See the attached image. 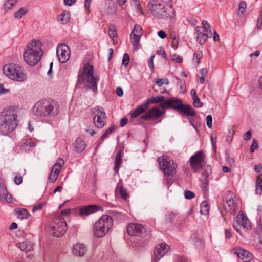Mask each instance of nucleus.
Returning <instances> with one entry per match:
<instances>
[{"label":"nucleus","mask_w":262,"mask_h":262,"mask_svg":"<svg viewBox=\"0 0 262 262\" xmlns=\"http://www.w3.org/2000/svg\"><path fill=\"white\" fill-rule=\"evenodd\" d=\"M170 247L165 243H161L156 246L154 251L152 262H158L169 251Z\"/></svg>","instance_id":"4468645a"},{"label":"nucleus","mask_w":262,"mask_h":262,"mask_svg":"<svg viewBox=\"0 0 262 262\" xmlns=\"http://www.w3.org/2000/svg\"><path fill=\"white\" fill-rule=\"evenodd\" d=\"M129 60H130V58H129V55L125 53L123 55V59H122V64L125 66H127L129 63Z\"/></svg>","instance_id":"864d4df0"},{"label":"nucleus","mask_w":262,"mask_h":262,"mask_svg":"<svg viewBox=\"0 0 262 262\" xmlns=\"http://www.w3.org/2000/svg\"><path fill=\"white\" fill-rule=\"evenodd\" d=\"M142 34V29L140 25H135L134 26V28L132 31L130 36H135L138 35L139 37H141Z\"/></svg>","instance_id":"ea45409f"},{"label":"nucleus","mask_w":262,"mask_h":262,"mask_svg":"<svg viewBox=\"0 0 262 262\" xmlns=\"http://www.w3.org/2000/svg\"><path fill=\"white\" fill-rule=\"evenodd\" d=\"M115 129V127L114 126H111L109 128H108L104 133V134L102 135L100 138L101 142L98 144L97 146V148L99 146V145L101 143L102 141L104 140L106 137L108 136L111 133H112L114 130Z\"/></svg>","instance_id":"e433bc0d"},{"label":"nucleus","mask_w":262,"mask_h":262,"mask_svg":"<svg viewBox=\"0 0 262 262\" xmlns=\"http://www.w3.org/2000/svg\"><path fill=\"white\" fill-rule=\"evenodd\" d=\"M113 225V220L108 215H103L94 225L93 232L95 236L102 237L107 234Z\"/></svg>","instance_id":"20e7f679"},{"label":"nucleus","mask_w":262,"mask_h":262,"mask_svg":"<svg viewBox=\"0 0 262 262\" xmlns=\"http://www.w3.org/2000/svg\"><path fill=\"white\" fill-rule=\"evenodd\" d=\"M48 99H42L36 102L32 108L34 115L39 117H46Z\"/></svg>","instance_id":"f8f14e48"},{"label":"nucleus","mask_w":262,"mask_h":262,"mask_svg":"<svg viewBox=\"0 0 262 262\" xmlns=\"http://www.w3.org/2000/svg\"><path fill=\"white\" fill-rule=\"evenodd\" d=\"M42 43L39 40H33L26 46L23 54L25 62L29 66L36 65L42 55Z\"/></svg>","instance_id":"f03ea898"},{"label":"nucleus","mask_w":262,"mask_h":262,"mask_svg":"<svg viewBox=\"0 0 262 262\" xmlns=\"http://www.w3.org/2000/svg\"><path fill=\"white\" fill-rule=\"evenodd\" d=\"M93 122L95 126L102 128L105 125L106 120V115L101 107H97L95 110Z\"/></svg>","instance_id":"9d476101"},{"label":"nucleus","mask_w":262,"mask_h":262,"mask_svg":"<svg viewBox=\"0 0 262 262\" xmlns=\"http://www.w3.org/2000/svg\"><path fill=\"white\" fill-rule=\"evenodd\" d=\"M251 133L250 131H248L245 133V134L244 135L243 138L245 140L248 141L249 140L251 139Z\"/></svg>","instance_id":"338daca9"},{"label":"nucleus","mask_w":262,"mask_h":262,"mask_svg":"<svg viewBox=\"0 0 262 262\" xmlns=\"http://www.w3.org/2000/svg\"><path fill=\"white\" fill-rule=\"evenodd\" d=\"M3 72L8 77L13 80L22 82L26 79V74L23 72L21 67L17 64L5 65Z\"/></svg>","instance_id":"423d86ee"},{"label":"nucleus","mask_w":262,"mask_h":262,"mask_svg":"<svg viewBox=\"0 0 262 262\" xmlns=\"http://www.w3.org/2000/svg\"><path fill=\"white\" fill-rule=\"evenodd\" d=\"M108 35L113 40V38L117 35V32L114 26L110 27L108 30Z\"/></svg>","instance_id":"8fccbe9b"},{"label":"nucleus","mask_w":262,"mask_h":262,"mask_svg":"<svg viewBox=\"0 0 262 262\" xmlns=\"http://www.w3.org/2000/svg\"><path fill=\"white\" fill-rule=\"evenodd\" d=\"M244 215L243 213L238 214L236 217V224H239L240 227H242V223L243 222Z\"/></svg>","instance_id":"4d7b16f0"},{"label":"nucleus","mask_w":262,"mask_h":262,"mask_svg":"<svg viewBox=\"0 0 262 262\" xmlns=\"http://www.w3.org/2000/svg\"><path fill=\"white\" fill-rule=\"evenodd\" d=\"M209 213V206L206 202H203L200 205V213L203 215H207Z\"/></svg>","instance_id":"58836bf2"},{"label":"nucleus","mask_w":262,"mask_h":262,"mask_svg":"<svg viewBox=\"0 0 262 262\" xmlns=\"http://www.w3.org/2000/svg\"><path fill=\"white\" fill-rule=\"evenodd\" d=\"M58 176L59 174L51 171L49 176V179L51 182H54L57 180Z\"/></svg>","instance_id":"5fc2aeb1"},{"label":"nucleus","mask_w":262,"mask_h":262,"mask_svg":"<svg viewBox=\"0 0 262 262\" xmlns=\"http://www.w3.org/2000/svg\"><path fill=\"white\" fill-rule=\"evenodd\" d=\"M64 161L63 159L59 158L55 163L52 168V172H56L59 174L62 166L64 165Z\"/></svg>","instance_id":"2f4dec72"},{"label":"nucleus","mask_w":262,"mask_h":262,"mask_svg":"<svg viewBox=\"0 0 262 262\" xmlns=\"http://www.w3.org/2000/svg\"><path fill=\"white\" fill-rule=\"evenodd\" d=\"M123 155V152L121 150H120L117 155V156L116 157V159L115 160L114 162V170L115 171V172L117 173L118 171L119 167L122 163V156Z\"/></svg>","instance_id":"c756f323"},{"label":"nucleus","mask_w":262,"mask_h":262,"mask_svg":"<svg viewBox=\"0 0 262 262\" xmlns=\"http://www.w3.org/2000/svg\"><path fill=\"white\" fill-rule=\"evenodd\" d=\"M247 8L246 3L244 1H242L239 4L238 7V15H243Z\"/></svg>","instance_id":"a18cd8bd"},{"label":"nucleus","mask_w":262,"mask_h":262,"mask_svg":"<svg viewBox=\"0 0 262 262\" xmlns=\"http://www.w3.org/2000/svg\"><path fill=\"white\" fill-rule=\"evenodd\" d=\"M212 117L210 115H208L206 117V124L208 128L212 127Z\"/></svg>","instance_id":"13d9d810"},{"label":"nucleus","mask_w":262,"mask_h":262,"mask_svg":"<svg viewBox=\"0 0 262 262\" xmlns=\"http://www.w3.org/2000/svg\"><path fill=\"white\" fill-rule=\"evenodd\" d=\"M58 20L63 24L68 23L70 20L69 13L67 11H63L61 14L58 16Z\"/></svg>","instance_id":"f704fd0d"},{"label":"nucleus","mask_w":262,"mask_h":262,"mask_svg":"<svg viewBox=\"0 0 262 262\" xmlns=\"http://www.w3.org/2000/svg\"><path fill=\"white\" fill-rule=\"evenodd\" d=\"M115 195L117 196L120 195L124 200H126L128 198L129 194L127 190L123 186L121 180H120L117 183L115 188Z\"/></svg>","instance_id":"aec40b11"},{"label":"nucleus","mask_w":262,"mask_h":262,"mask_svg":"<svg viewBox=\"0 0 262 262\" xmlns=\"http://www.w3.org/2000/svg\"><path fill=\"white\" fill-rule=\"evenodd\" d=\"M71 213V210L70 209H67L61 212L60 216L58 219H64V217Z\"/></svg>","instance_id":"bf43d9fd"},{"label":"nucleus","mask_w":262,"mask_h":262,"mask_svg":"<svg viewBox=\"0 0 262 262\" xmlns=\"http://www.w3.org/2000/svg\"><path fill=\"white\" fill-rule=\"evenodd\" d=\"M148 7L154 15L157 17L159 12L164 8V5L161 4L160 0H150Z\"/></svg>","instance_id":"6ab92c4d"},{"label":"nucleus","mask_w":262,"mask_h":262,"mask_svg":"<svg viewBox=\"0 0 262 262\" xmlns=\"http://www.w3.org/2000/svg\"><path fill=\"white\" fill-rule=\"evenodd\" d=\"M18 247L23 251H30L33 248V245L31 242L26 241L25 242L20 243L18 245Z\"/></svg>","instance_id":"7c9ffc66"},{"label":"nucleus","mask_w":262,"mask_h":262,"mask_svg":"<svg viewBox=\"0 0 262 262\" xmlns=\"http://www.w3.org/2000/svg\"><path fill=\"white\" fill-rule=\"evenodd\" d=\"M174 176L164 175V178L167 186H170L172 183V178Z\"/></svg>","instance_id":"6e6d98bb"},{"label":"nucleus","mask_w":262,"mask_h":262,"mask_svg":"<svg viewBox=\"0 0 262 262\" xmlns=\"http://www.w3.org/2000/svg\"><path fill=\"white\" fill-rule=\"evenodd\" d=\"M0 198L7 202L12 201V196L8 193L4 183L0 181Z\"/></svg>","instance_id":"5701e85b"},{"label":"nucleus","mask_w":262,"mask_h":262,"mask_svg":"<svg viewBox=\"0 0 262 262\" xmlns=\"http://www.w3.org/2000/svg\"><path fill=\"white\" fill-rule=\"evenodd\" d=\"M258 148V144L257 141L254 139H253L252 143L250 146V150L251 152H253L255 149Z\"/></svg>","instance_id":"603ef678"},{"label":"nucleus","mask_w":262,"mask_h":262,"mask_svg":"<svg viewBox=\"0 0 262 262\" xmlns=\"http://www.w3.org/2000/svg\"><path fill=\"white\" fill-rule=\"evenodd\" d=\"M17 111L14 106H10L0 113V134L6 135L13 132L18 124Z\"/></svg>","instance_id":"f257e3e1"},{"label":"nucleus","mask_w":262,"mask_h":262,"mask_svg":"<svg viewBox=\"0 0 262 262\" xmlns=\"http://www.w3.org/2000/svg\"><path fill=\"white\" fill-rule=\"evenodd\" d=\"M99 208L100 207L95 205L84 206L80 209V214L82 216H86L97 211Z\"/></svg>","instance_id":"4be33fe9"},{"label":"nucleus","mask_w":262,"mask_h":262,"mask_svg":"<svg viewBox=\"0 0 262 262\" xmlns=\"http://www.w3.org/2000/svg\"><path fill=\"white\" fill-rule=\"evenodd\" d=\"M158 35L159 37L162 39H164L166 37V34L163 30H160L158 32Z\"/></svg>","instance_id":"774afa93"},{"label":"nucleus","mask_w":262,"mask_h":262,"mask_svg":"<svg viewBox=\"0 0 262 262\" xmlns=\"http://www.w3.org/2000/svg\"><path fill=\"white\" fill-rule=\"evenodd\" d=\"M165 100V97L163 96H158L151 98L148 99L146 101L149 105L151 103H158L161 102Z\"/></svg>","instance_id":"c9c22d12"},{"label":"nucleus","mask_w":262,"mask_h":262,"mask_svg":"<svg viewBox=\"0 0 262 262\" xmlns=\"http://www.w3.org/2000/svg\"><path fill=\"white\" fill-rule=\"evenodd\" d=\"M250 226L249 225V221L247 218L244 216L243 222L242 223V228L249 229Z\"/></svg>","instance_id":"052dcab7"},{"label":"nucleus","mask_w":262,"mask_h":262,"mask_svg":"<svg viewBox=\"0 0 262 262\" xmlns=\"http://www.w3.org/2000/svg\"><path fill=\"white\" fill-rule=\"evenodd\" d=\"M233 252L244 262H249L252 259V254L242 248H235L233 250Z\"/></svg>","instance_id":"a211bd4d"},{"label":"nucleus","mask_w":262,"mask_h":262,"mask_svg":"<svg viewBox=\"0 0 262 262\" xmlns=\"http://www.w3.org/2000/svg\"><path fill=\"white\" fill-rule=\"evenodd\" d=\"M141 37L138 35L130 36V39L133 44V49L135 51H136L138 48L139 45L140 39Z\"/></svg>","instance_id":"79ce46f5"},{"label":"nucleus","mask_w":262,"mask_h":262,"mask_svg":"<svg viewBox=\"0 0 262 262\" xmlns=\"http://www.w3.org/2000/svg\"><path fill=\"white\" fill-rule=\"evenodd\" d=\"M94 67L89 63L84 64L83 70L78 73V83L79 84L88 83L94 92L97 90V83L99 80L98 77L94 75Z\"/></svg>","instance_id":"7ed1b4c3"},{"label":"nucleus","mask_w":262,"mask_h":262,"mask_svg":"<svg viewBox=\"0 0 262 262\" xmlns=\"http://www.w3.org/2000/svg\"><path fill=\"white\" fill-rule=\"evenodd\" d=\"M256 193L260 195L262 193V174H259L256 181Z\"/></svg>","instance_id":"72a5a7b5"},{"label":"nucleus","mask_w":262,"mask_h":262,"mask_svg":"<svg viewBox=\"0 0 262 262\" xmlns=\"http://www.w3.org/2000/svg\"><path fill=\"white\" fill-rule=\"evenodd\" d=\"M202 31H204L205 34L206 35L208 38H211L212 36V33L211 29L210 26H207V27H206L204 29H202Z\"/></svg>","instance_id":"de8ad7c7"},{"label":"nucleus","mask_w":262,"mask_h":262,"mask_svg":"<svg viewBox=\"0 0 262 262\" xmlns=\"http://www.w3.org/2000/svg\"><path fill=\"white\" fill-rule=\"evenodd\" d=\"M67 230V223L64 219H56L54 224L51 226V233L55 237H60L63 235Z\"/></svg>","instance_id":"0eeeda50"},{"label":"nucleus","mask_w":262,"mask_h":262,"mask_svg":"<svg viewBox=\"0 0 262 262\" xmlns=\"http://www.w3.org/2000/svg\"><path fill=\"white\" fill-rule=\"evenodd\" d=\"M8 92H9V90L5 89L3 84H0V95L6 94Z\"/></svg>","instance_id":"0e129e2a"},{"label":"nucleus","mask_w":262,"mask_h":262,"mask_svg":"<svg viewBox=\"0 0 262 262\" xmlns=\"http://www.w3.org/2000/svg\"><path fill=\"white\" fill-rule=\"evenodd\" d=\"M178 108L180 109L179 112L182 114L191 116H194L195 115V113L193 111L192 107L190 105L183 104L182 105H181Z\"/></svg>","instance_id":"bb28decb"},{"label":"nucleus","mask_w":262,"mask_h":262,"mask_svg":"<svg viewBox=\"0 0 262 262\" xmlns=\"http://www.w3.org/2000/svg\"><path fill=\"white\" fill-rule=\"evenodd\" d=\"M193 102V104L195 107H201L203 105V103L201 102L199 98L198 97H194L192 99Z\"/></svg>","instance_id":"3c124183"},{"label":"nucleus","mask_w":262,"mask_h":262,"mask_svg":"<svg viewBox=\"0 0 262 262\" xmlns=\"http://www.w3.org/2000/svg\"><path fill=\"white\" fill-rule=\"evenodd\" d=\"M197 41L201 45H203L208 38L204 31H202L201 27L197 26L195 29Z\"/></svg>","instance_id":"a878e982"},{"label":"nucleus","mask_w":262,"mask_h":262,"mask_svg":"<svg viewBox=\"0 0 262 262\" xmlns=\"http://www.w3.org/2000/svg\"><path fill=\"white\" fill-rule=\"evenodd\" d=\"M184 196L186 199L190 200L195 197V194L191 191L186 190L184 192Z\"/></svg>","instance_id":"09e8293b"},{"label":"nucleus","mask_w":262,"mask_h":262,"mask_svg":"<svg viewBox=\"0 0 262 262\" xmlns=\"http://www.w3.org/2000/svg\"><path fill=\"white\" fill-rule=\"evenodd\" d=\"M235 201V195L231 192H228L225 197V202L223 204L226 212H231L233 210Z\"/></svg>","instance_id":"f3484780"},{"label":"nucleus","mask_w":262,"mask_h":262,"mask_svg":"<svg viewBox=\"0 0 262 262\" xmlns=\"http://www.w3.org/2000/svg\"><path fill=\"white\" fill-rule=\"evenodd\" d=\"M175 16V10L172 5H170L167 7L164 6V8L159 12L156 17L158 19L168 20L173 19Z\"/></svg>","instance_id":"2eb2a0df"},{"label":"nucleus","mask_w":262,"mask_h":262,"mask_svg":"<svg viewBox=\"0 0 262 262\" xmlns=\"http://www.w3.org/2000/svg\"><path fill=\"white\" fill-rule=\"evenodd\" d=\"M172 60L178 63H181L182 61V58L179 55L174 54L172 56Z\"/></svg>","instance_id":"e2e57ef3"},{"label":"nucleus","mask_w":262,"mask_h":262,"mask_svg":"<svg viewBox=\"0 0 262 262\" xmlns=\"http://www.w3.org/2000/svg\"><path fill=\"white\" fill-rule=\"evenodd\" d=\"M160 169L164 175L174 176L176 173L177 163L168 156L163 155L157 159Z\"/></svg>","instance_id":"39448f33"},{"label":"nucleus","mask_w":262,"mask_h":262,"mask_svg":"<svg viewBox=\"0 0 262 262\" xmlns=\"http://www.w3.org/2000/svg\"><path fill=\"white\" fill-rule=\"evenodd\" d=\"M35 146V143L32 139H26L21 145V148L27 151L32 149Z\"/></svg>","instance_id":"cd10ccee"},{"label":"nucleus","mask_w":262,"mask_h":262,"mask_svg":"<svg viewBox=\"0 0 262 262\" xmlns=\"http://www.w3.org/2000/svg\"><path fill=\"white\" fill-rule=\"evenodd\" d=\"M23 181V178L20 176H16L14 178V182L15 183L19 185L22 183Z\"/></svg>","instance_id":"69168bd1"},{"label":"nucleus","mask_w":262,"mask_h":262,"mask_svg":"<svg viewBox=\"0 0 262 262\" xmlns=\"http://www.w3.org/2000/svg\"><path fill=\"white\" fill-rule=\"evenodd\" d=\"M127 232L131 236L142 237L145 235L146 230L140 224L131 223L127 227Z\"/></svg>","instance_id":"9b49d317"},{"label":"nucleus","mask_w":262,"mask_h":262,"mask_svg":"<svg viewBox=\"0 0 262 262\" xmlns=\"http://www.w3.org/2000/svg\"><path fill=\"white\" fill-rule=\"evenodd\" d=\"M28 10L26 8L23 7L14 13V17L16 19H20L27 13Z\"/></svg>","instance_id":"a19ab883"},{"label":"nucleus","mask_w":262,"mask_h":262,"mask_svg":"<svg viewBox=\"0 0 262 262\" xmlns=\"http://www.w3.org/2000/svg\"><path fill=\"white\" fill-rule=\"evenodd\" d=\"M17 0H6L4 3V9L6 10H10L16 3Z\"/></svg>","instance_id":"37998d69"},{"label":"nucleus","mask_w":262,"mask_h":262,"mask_svg":"<svg viewBox=\"0 0 262 262\" xmlns=\"http://www.w3.org/2000/svg\"><path fill=\"white\" fill-rule=\"evenodd\" d=\"M86 144L84 140L80 138L76 139L75 141V148L78 152H81L83 151L85 147Z\"/></svg>","instance_id":"c85d7f7f"},{"label":"nucleus","mask_w":262,"mask_h":262,"mask_svg":"<svg viewBox=\"0 0 262 262\" xmlns=\"http://www.w3.org/2000/svg\"><path fill=\"white\" fill-rule=\"evenodd\" d=\"M57 56L60 62L64 63L70 58L69 47L65 43L58 45L56 48Z\"/></svg>","instance_id":"1a4fd4ad"},{"label":"nucleus","mask_w":262,"mask_h":262,"mask_svg":"<svg viewBox=\"0 0 262 262\" xmlns=\"http://www.w3.org/2000/svg\"><path fill=\"white\" fill-rule=\"evenodd\" d=\"M15 214L20 219L28 217V213L26 209L24 208H17L14 210Z\"/></svg>","instance_id":"473e14b6"},{"label":"nucleus","mask_w":262,"mask_h":262,"mask_svg":"<svg viewBox=\"0 0 262 262\" xmlns=\"http://www.w3.org/2000/svg\"><path fill=\"white\" fill-rule=\"evenodd\" d=\"M59 112V105L55 100L48 99L46 117H51L57 116Z\"/></svg>","instance_id":"dca6fc26"},{"label":"nucleus","mask_w":262,"mask_h":262,"mask_svg":"<svg viewBox=\"0 0 262 262\" xmlns=\"http://www.w3.org/2000/svg\"><path fill=\"white\" fill-rule=\"evenodd\" d=\"M155 57L154 55L151 56L150 58L148 59V64L151 70H154V62L153 60Z\"/></svg>","instance_id":"680f3d73"},{"label":"nucleus","mask_w":262,"mask_h":262,"mask_svg":"<svg viewBox=\"0 0 262 262\" xmlns=\"http://www.w3.org/2000/svg\"><path fill=\"white\" fill-rule=\"evenodd\" d=\"M203 57L202 52L200 50L196 51L193 55V62L196 64V66L199 65L200 62V60Z\"/></svg>","instance_id":"4c0bfd02"},{"label":"nucleus","mask_w":262,"mask_h":262,"mask_svg":"<svg viewBox=\"0 0 262 262\" xmlns=\"http://www.w3.org/2000/svg\"><path fill=\"white\" fill-rule=\"evenodd\" d=\"M170 38L172 39L171 43H172V45L173 46V47H177L179 43V39L177 37L176 34L174 33H171L170 34Z\"/></svg>","instance_id":"49530a36"},{"label":"nucleus","mask_w":262,"mask_h":262,"mask_svg":"<svg viewBox=\"0 0 262 262\" xmlns=\"http://www.w3.org/2000/svg\"><path fill=\"white\" fill-rule=\"evenodd\" d=\"M155 83L159 86H161L163 85H168L169 84V80L167 78H162V79H155Z\"/></svg>","instance_id":"c03bdc74"},{"label":"nucleus","mask_w":262,"mask_h":262,"mask_svg":"<svg viewBox=\"0 0 262 262\" xmlns=\"http://www.w3.org/2000/svg\"><path fill=\"white\" fill-rule=\"evenodd\" d=\"M148 103L145 101L141 105L137 106L133 112L130 113L131 118H135L142 113H144L149 106Z\"/></svg>","instance_id":"412c9836"},{"label":"nucleus","mask_w":262,"mask_h":262,"mask_svg":"<svg viewBox=\"0 0 262 262\" xmlns=\"http://www.w3.org/2000/svg\"><path fill=\"white\" fill-rule=\"evenodd\" d=\"M204 161V156L201 150L196 152L191 157L189 162L192 168L195 171L201 169L203 165Z\"/></svg>","instance_id":"6e6552de"},{"label":"nucleus","mask_w":262,"mask_h":262,"mask_svg":"<svg viewBox=\"0 0 262 262\" xmlns=\"http://www.w3.org/2000/svg\"><path fill=\"white\" fill-rule=\"evenodd\" d=\"M165 113V110H161L158 107H154L148 110L144 114L141 116V118L145 120H155Z\"/></svg>","instance_id":"ddd939ff"},{"label":"nucleus","mask_w":262,"mask_h":262,"mask_svg":"<svg viewBox=\"0 0 262 262\" xmlns=\"http://www.w3.org/2000/svg\"><path fill=\"white\" fill-rule=\"evenodd\" d=\"M86 247L82 244H77L73 246L72 252L76 256H82L86 252Z\"/></svg>","instance_id":"393cba45"},{"label":"nucleus","mask_w":262,"mask_h":262,"mask_svg":"<svg viewBox=\"0 0 262 262\" xmlns=\"http://www.w3.org/2000/svg\"><path fill=\"white\" fill-rule=\"evenodd\" d=\"M166 103L170 108H173L179 112L180 109H178L181 105H182V102L181 100L173 97L166 100Z\"/></svg>","instance_id":"b1692460"}]
</instances>
